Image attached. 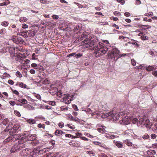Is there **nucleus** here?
Here are the masks:
<instances>
[{"instance_id":"nucleus-1","label":"nucleus","mask_w":157,"mask_h":157,"mask_svg":"<svg viewBox=\"0 0 157 157\" xmlns=\"http://www.w3.org/2000/svg\"><path fill=\"white\" fill-rule=\"evenodd\" d=\"M104 44L98 42V39L96 38L91 39L89 46L92 47V50H94L95 56L96 57H99L103 55L108 51V48L103 46Z\"/></svg>"},{"instance_id":"nucleus-2","label":"nucleus","mask_w":157,"mask_h":157,"mask_svg":"<svg viewBox=\"0 0 157 157\" xmlns=\"http://www.w3.org/2000/svg\"><path fill=\"white\" fill-rule=\"evenodd\" d=\"M120 51L116 48H113L111 52H108V58L110 59H114L115 60H117L118 59L123 56H124L126 55L127 54H124L122 55L119 54Z\"/></svg>"},{"instance_id":"nucleus-3","label":"nucleus","mask_w":157,"mask_h":157,"mask_svg":"<svg viewBox=\"0 0 157 157\" xmlns=\"http://www.w3.org/2000/svg\"><path fill=\"white\" fill-rule=\"evenodd\" d=\"M31 144L29 143H24L22 142V140L18 141V144H16L13 146L11 149V153H14L17 151H20L25 148L26 147H29Z\"/></svg>"},{"instance_id":"nucleus-4","label":"nucleus","mask_w":157,"mask_h":157,"mask_svg":"<svg viewBox=\"0 0 157 157\" xmlns=\"http://www.w3.org/2000/svg\"><path fill=\"white\" fill-rule=\"evenodd\" d=\"M31 144L29 143H24L22 142V140L18 141V144H16L13 146L11 149V153H14L17 151H20L25 148L26 147H29Z\"/></svg>"},{"instance_id":"nucleus-5","label":"nucleus","mask_w":157,"mask_h":157,"mask_svg":"<svg viewBox=\"0 0 157 157\" xmlns=\"http://www.w3.org/2000/svg\"><path fill=\"white\" fill-rule=\"evenodd\" d=\"M24 137L23 136L21 138L22 139L23 138V139L22 142L24 143H28L26 142L27 140L31 141H34L36 138V135L35 134L28 135V134L26 133H24ZM29 143L30 144V143ZM30 144L31 145L29 147L32 146V144L31 143Z\"/></svg>"},{"instance_id":"nucleus-6","label":"nucleus","mask_w":157,"mask_h":157,"mask_svg":"<svg viewBox=\"0 0 157 157\" xmlns=\"http://www.w3.org/2000/svg\"><path fill=\"white\" fill-rule=\"evenodd\" d=\"M144 125L147 128H150L152 126V124L150 122L149 120L147 117H144L141 118L139 120L138 122L137 123V124Z\"/></svg>"},{"instance_id":"nucleus-7","label":"nucleus","mask_w":157,"mask_h":157,"mask_svg":"<svg viewBox=\"0 0 157 157\" xmlns=\"http://www.w3.org/2000/svg\"><path fill=\"white\" fill-rule=\"evenodd\" d=\"M112 113L111 114L109 117V119L112 121H115L119 119L120 115L124 114L123 112L120 113H113V111H112Z\"/></svg>"},{"instance_id":"nucleus-8","label":"nucleus","mask_w":157,"mask_h":157,"mask_svg":"<svg viewBox=\"0 0 157 157\" xmlns=\"http://www.w3.org/2000/svg\"><path fill=\"white\" fill-rule=\"evenodd\" d=\"M63 98V100L66 104H70L71 101L75 99L73 95L69 94H65Z\"/></svg>"},{"instance_id":"nucleus-9","label":"nucleus","mask_w":157,"mask_h":157,"mask_svg":"<svg viewBox=\"0 0 157 157\" xmlns=\"http://www.w3.org/2000/svg\"><path fill=\"white\" fill-rule=\"evenodd\" d=\"M78 30H75L74 32H76V33L77 32V34L78 36H81V38L82 39V40H83V39L85 38H86L89 35L88 32H86V31H83L84 30H79V31L77 32V31Z\"/></svg>"},{"instance_id":"nucleus-10","label":"nucleus","mask_w":157,"mask_h":157,"mask_svg":"<svg viewBox=\"0 0 157 157\" xmlns=\"http://www.w3.org/2000/svg\"><path fill=\"white\" fill-rule=\"evenodd\" d=\"M20 128V127L17 124H14L13 126L10 130L9 132L10 134L11 135L15 133H17L18 132L21 130Z\"/></svg>"},{"instance_id":"nucleus-11","label":"nucleus","mask_w":157,"mask_h":157,"mask_svg":"<svg viewBox=\"0 0 157 157\" xmlns=\"http://www.w3.org/2000/svg\"><path fill=\"white\" fill-rule=\"evenodd\" d=\"M13 41L16 44H22L24 42L23 40L21 37L13 36L12 38Z\"/></svg>"},{"instance_id":"nucleus-12","label":"nucleus","mask_w":157,"mask_h":157,"mask_svg":"<svg viewBox=\"0 0 157 157\" xmlns=\"http://www.w3.org/2000/svg\"><path fill=\"white\" fill-rule=\"evenodd\" d=\"M134 26L137 28H140L138 29H148L151 28V26L149 25H143L142 24H135Z\"/></svg>"},{"instance_id":"nucleus-13","label":"nucleus","mask_w":157,"mask_h":157,"mask_svg":"<svg viewBox=\"0 0 157 157\" xmlns=\"http://www.w3.org/2000/svg\"><path fill=\"white\" fill-rule=\"evenodd\" d=\"M12 136L13 138V141L15 142L17 140H18L19 141L22 140V141L23 140V139H22L21 138L23 136L24 137V135H21L19 134H18L12 135Z\"/></svg>"},{"instance_id":"nucleus-14","label":"nucleus","mask_w":157,"mask_h":157,"mask_svg":"<svg viewBox=\"0 0 157 157\" xmlns=\"http://www.w3.org/2000/svg\"><path fill=\"white\" fill-rule=\"evenodd\" d=\"M57 88L54 85H51L49 90V93L52 95L56 94L57 92Z\"/></svg>"},{"instance_id":"nucleus-15","label":"nucleus","mask_w":157,"mask_h":157,"mask_svg":"<svg viewBox=\"0 0 157 157\" xmlns=\"http://www.w3.org/2000/svg\"><path fill=\"white\" fill-rule=\"evenodd\" d=\"M28 147H26L25 148V149H23L22 151V152L24 153V154H26L28 155L30 154L32 152H34L35 151V149H34L33 151L32 149L28 148Z\"/></svg>"},{"instance_id":"nucleus-16","label":"nucleus","mask_w":157,"mask_h":157,"mask_svg":"<svg viewBox=\"0 0 157 157\" xmlns=\"http://www.w3.org/2000/svg\"><path fill=\"white\" fill-rule=\"evenodd\" d=\"M35 150L37 152V156H38V155H40L45 153L48 151V148H44L39 151H37L36 150Z\"/></svg>"},{"instance_id":"nucleus-17","label":"nucleus","mask_w":157,"mask_h":157,"mask_svg":"<svg viewBox=\"0 0 157 157\" xmlns=\"http://www.w3.org/2000/svg\"><path fill=\"white\" fill-rule=\"evenodd\" d=\"M113 143L118 148H121L123 147L122 143L120 141L114 140Z\"/></svg>"},{"instance_id":"nucleus-18","label":"nucleus","mask_w":157,"mask_h":157,"mask_svg":"<svg viewBox=\"0 0 157 157\" xmlns=\"http://www.w3.org/2000/svg\"><path fill=\"white\" fill-rule=\"evenodd\" d=\"M112 113V112H109L107 113L105 112V113H104L101 116V117L102 118H106L108 117H109H109L110 116V115H111V114Z\"/></svg>"},{"instance_id":"nucleus-19","label":"nucleus","mask_w":157,"mask_h":157,"mask_svg":"<svg viewBox=\"0 0 157 157\" xmlns=\"http://www.w3.org/2000/svg\"><path fill=\"white\" fill-rule=\"evenodd\" d=\"M27 32L28 36H29L32 37L34 36L36 33L35 30H29L28 31H27Z\"/></svg>"},{"instance_id":"nucleus-20","label":"nucleus","mask_w":157,"mask_h":157,"mask_svg":"<svg viewBox=\"0 0 157 157\" xmlns=\"http://www.w3.org/2000/svg\"><path fill=\"white\" fill-rule=\"evenodd\" d=\"M36 151L34 152H32V153H31L30 154L28 155H26V154H24V156H27V157H36L37 156V152Z\"/></svg>"},{"instance_id":"nucleus-21","label":"nucleus","mask_w":157,"mask_h":157,"mask_svg":"<svg viewBox=\"0 0 157 157\" xmlns=\"http://www.w3.org/2000/svg\"><path fill=\"white\" fill-rule=\"evenodd\" d=\"M45 22L46 24V25L49 26L50 27L54 26L56 24V23L53 21H47V20H46V21H45Z\"/></svg>"},{"instance_id":"nucleus-22","label":"nucleus","mask_w":157,"mask_h":157,"mask_svg":"<svg viewBox=\"0 0 157 157\" xmlns=\"http://www.w3.org/2000/svg\"><path fill=\"white\" fill-rule=\"evenodd\" d=\"M17 35L21 36L25 38H27L28 37V36H27V31L25 32L21 31L20 33H18Z\"/></svg>"},{"instance_id":"nucleus-23","label":"nucleus","mask_w":157,"mask_h":157,"mask_svg":"<svg viewBox=\"0 0 157 157\" xmlns=\"http://www.w3.org/2000/svg\"><path fill=\"white\" fill-rule=\"evenodd\" d=\"M146 152L147 155H154L156 154V151L155 150L151 149L148 150Z\"/></svg>"},{"instance_id":"nucleus-24","label":"nucleus","mask_w":157,"mask_h":157,"mask_svg":"<svg viewBox=\"0 0 157 157\" xmlns=\"http://www.w3.org/2000/svg\"><path fill=\"white\" fill-rule=\"evenodd\" d=\"M127 118H122V120L120 121L121 124L126 125L129 124V122L127 121Z\"/></svg>"},{"instance_id":"nucleus-25","label":"nucleus","mask_w":157,"mask_h":157,"mask_svg":"<svg viewBox=\"0 0 157 157\" xmlns=\"http://www.w3.org/2000/svg\"><path fill=\"white\" fill-rule=\"evenodd\" d=\"M26 121L28 123L30 124L36 123V121L33 119H26Z\"/></svg>"},{"instance_id":"nucleus-26","label":"nucleus","mask_w":157,"mask_h":157,"mask_svg":"<svg viewBox=\"0 0 157 157\" xmlns=\"http://www.w3.org/2000/svg\"><path fill=\"white\" fill-rule=\"evenodd\" d=\"M124 142L128 146H131L132 145V143L128 139H126L124 140Z\"/></svg>"},{"instance_id":"nucleus-27","label":"nucleus","mask_w":157,"mask_h":157,"mask_svg":"<svg viewBox=\"0 0 157 157\" xmlns=\"http://www.w3.org/2000/svg\"><path fill=\"white\" fill-rule=\"evenodd\" d=\"M63 133H64L63 132L60 130H57L55 132V135L56 136H59Z\"/></svg>"},{"instance_id":"nucleus-28","label":"nucleus","mask_w":157,"mask_h":157,"mask_svg":"<svg viewBox=\"0 0 157 157\" xmlns=\"http://www.w3.org/2000/svg\"><path fill=\"white\" fill-rule=\"evenodd\" d=\"M104 127L105 128V127L104 126H102V128H99L97 129V130L100 132L101 133H105L106 131L105 129V128H104Z\"/></svg>"},{"instance_id":"nucleus-29","label":"nucleus","mask_w":157,"mask_h":157,"mask_svg":"<svg viewBox=\"0 0 157 157\" xmlns=\"http://www.w3.org/2000/svg\"><path fill=\"white\" fill-rule=\"evenodd\" d=\"M156 69V68H154V67L153 66H149L146 68V70L147 71H153L154 69L155 70Z\"/></svg>"},{"instance_id":"nucleus-30","label":"nucleus","mask_w":157,"mask_h":157,"mask_svg":"<svg viewBox=\"0 0 157 157\" xmlns=\"http://www.w3.org/2000/svg\"><path fill=\"white\" fill-rule=\"evenodd\" d=\"M16 85H18L19 87L23 88H26L27 87V85L22 82L17 83Z\"/></svg>"},{"instance_id":"nucleus-31","label":"nucleus","mask_w":157,"mask_h":157,"mask_svg":"<svg viewBox=\"0 0 157 157\" xmlns=\"http://www.w3.org/2000/svg\"><path fill=\"white\" fill-rule=\"evenodd\" d=\"M90 40L91 39L90 38L86 37L83 41V43L89 45V44Z\"/></svg>"},{"instance_id":"nucleus-32","label":"nucleus","mask_w":157,"mask_h":157,"mask_svg":"<svg viewBox=\"0 0 157 157\" xmlns=\"http://www.w3.org/2000/svg\"><path fill=\"white\" fill-rule=\"evenodd\" d=\"M31 66L35 69L39 68V67H40L41 68V67H42V66H40L39 65H37L35 63H33L32 64Z\"/></svg>"},{"instance_id":"nucleus-33","label":"nucleus","mask_w":157,"mask_h":157,"mask_svg":"<svg viewBox=\"0 0 157 157\" xmlns=\"http://www.w3.org/2000/svg\"><path fill=\"white\" fill-rule=\"evenodd\" d=\"M12 125V122H10L9 123V125L8 126H7L6 128L4 130V132H6L9 131L10 130V128H9L10 127H11Z\"/></svg>"},{"instance_id":"nucleus-34","label":"nucleus","mask_w":157,"mask_h":157,"mask_svg":"<svg viewBox=\"0 0 157 157\" xmlns=\"http://www.w3.org/2000/svg\"><path fill=\"white\" fill-rule=\"evenodd\" d=\"M28 19L25 17H22L20 18L19 21L21 22H24L27 21Z\"/></svg>"},{"instance_id":"nucleus-35","label":"nucleus","mask_w":157,"mask_h":157,"mask_svg":"<svg viewBox=\"0 0 157 157\" xmlns=\"http://www.w3.org/2000/svg\"><path fill=\"white\" fill-rule=\"evenodd\" d=\"M113 31H116L117 33L119 34H122L124 35H126L128 34V33L125 32L124 31H123L122 32H120V33L119 31H118V30H113Z\"/></svg>"},{"instance_id":"nucleus-36","label":"nucleus","mask_w":157,"mask_h":157,"mask_svg":"<svg viewBox=\"0 0 157 157\" xmlns=\"http://www.w3.org/2000/svg\"><path fill=\"white\" fill-rule=\"evenodd\" d=\"M18 101L23 104H25L27 102V101L25 99H21L18 100Z\"/></svg>"},{"instance_id":"nucleus-37","label":"nucleus","mask_w":157,"mask_h":157,"mask_svg":"<svg viewBox=\"0 0 157 157\" xmlns=\"http://www.w3.org/2000/svg\"><path fill=\"white\" fill-rule=\"evenodd\" d=\"M9 24L8 22L7 21H4L1 23V25L4 26H7Z\"/></svg>"},{"instance_id":"nucleus-38","label":"nucleus","mask_w":157,"mask_h":157,"mask_svg":"<svg viewBox=\"0 0 157 157\" xmlns=\"http://www.w3.org/2000/svg\"><path fill=\"white\" fill-rule=\"evenodd\" d=\"M61 156V155L59 152H57L55 154H53V155H52V157H59Z\"/></svg>"},{"instance_id":"nucleus-39","label":"nucleus","mask_w":157,"mask_h":157,"mask_svg":"<svg viewBox=\"0 0 157 157\" xmlns=\"http://www.w3.org/2000/svg\"><path fill=\"white\" fill-rule=\"evenodd\" d=\"M144 15L146 16L150 17L153 16V13L152 12H151L149 13H146Z\"/></svg>"},{"instance_id":"nucleus-40","label":"nucleus","mask_w":157,"mask_h":157,"mask_svg":"<svg viewBox=\"0 0 157 157\" xmlns=\"http://www.w3.org/2000/svg\"><path fill=\"white\" fill-rule=\"evenodd\" d=\"M16 75L17 77L19 78H21L22 76V75L19 71H17L16 72Z\"/></svg>"},{"instance_id":"nucleus-41","label":"nucleus","mask_w":157,"mask_h":157,"mask_svg":"<svg viewBox=\"0 0 157 157\" xmlns=\"http://www.w3.org/2000/svg\"><path fill=\"white\" fill-rule=\"evenodd\" d=\"M9 120L7 118H6L3 120L2 122L3 124L6 125L9 122Z\"/></svg>"},{"instance_id":"nucleus-42","label":"nucleus","mask_w":157,"mask_h":157,"mask_svg":"<svg viewBox=\"0 0 157 157\" xmlns=\"http://www.w3.org/2000/svg\"><path fill=\"white\" fill-rule=\"evenodd\" d=\"M11 140H12L13 141V138L12 136L9 137L7 139H5V141L7 142H9V141Z\"/></svg>"},{"instance_id":"nucleus-43","label":"nucleus","mask_w":157,"mask_h":157,"mask_svg":"<svg viewBox=\"0 0 157 157\" xmlns=\"http://www.w3.org/2000/svg\"><path fill=\"white\" fill-rule=\"evenodd\" d=\"M38 127L39 128H43L44 129H45V125L44 124H42L41 123L39 124H38Z\"/></svg>"},{"instance_id":"nucleus-44","label":"nucleus","mask_w":157,"mask_h":157,"mask_svg":"<svg viewBox=\"0 0 157 157\" xmlns=\"http://www.w3.org/2000/svg\"><path fill=\"white\" fill-rule=\"evenodd\" d=\"M44 84H49V81L48 80V78H45L42 82Z\"/></svg>"},{"instance_id":"nucleus-45","label":"nucleus","mask_w":157,"mask_h":157,"mask_svg":"<svg viewBox=\"0 0 157 157\" xmlns=\"http://www.w3.org/2000/svg\"><path fill=\"white\" fill-rule=\"evenodd\" d=\"M74 4L76 5L79 8H82L83 7V6L78 2H74Z\"/></svg>"},{"instance_id":"nucleus-46","label":"nucleus","mask_w":157,"mask_h":157,"mask_svg":"<svg viewBox=\"0 0 157 157\" xmlns=\"http://www.w3.org/2000/svg\"><path fill=\"white\" fill-rule=\"evenodd\" d=\"M116 1L122 5H124L125 3V1L124 0H116Z\"/></svg>"},{"instance_id":"nucleus-47","label":"nucleus","mask_w":157,"mask_h":157,"mask_svg":"<svg viewBox=\"0 0 157 157\" xmlns=\"http://www.w3.org/2000/svg\"><path fill=\"white\" fill-rule=\"evenodd\" d=\"M82 56V54L81 53H78L77 54H76L75 57L77 59L80 58Z\"/></svg>"},{"instance_id":"nucleus-48","label":"nucleus","mask_w":157,"mask_h":157,"mask_svg":"<svg viewBox=\"0 0 157 157\" xmlns=\"http://www.w3.org/2000/svg\"><path fill=\"white\" fill-rule=\"evenodd\" d=\"M113 14L116 16H121V14L118 11H115L113 12Z\"/></svg>"},{"instance_id":"nucleus-49","label":"nucleus","mask_w":157,"mask_h":157,"mask_svg":"<svg viewBox=\"0 0 157 157\" xmlns=\"http://www.w3.org/2000/svg\"><path fill=\"white\" fill-rule=\"evenodd\" d=\"M93 143H94V144H95L96 145H99L101 147H103V146L102 145L101 143L99 142H97V141H94V142H93Z\"/></svg>"},{"instance_id":"nucleus-50","label":"nucleus","mask_w":157,"mask_h":157,"mask_svg":"<svg viewBox=\"0 0 157 157\" xmlns=\"http://www.w3.org/2000/svg\"><path fill=\"white\" fill-rule=\"evenodd\" d=\"M52 18L54 20H57L59 18V16L56 14H53L52 16Z\"/></svg>"},{"instance_id":"nucleus-51","label":"nucleus","mask_w":157,"mask_h":157,"mask_svg":"<svg viewBox=\"0 0 157 157\" xmlns=\"http://www.w3.org/2000/svg\"><path fill=\"white\" fill-rule=\"evenodd\" d=\"M142 138L144 140L147 139L149 138V136L147 134H145L143 136Z\"/></svg>"},{"instance_id":"nucleus-52","label":"nucleus","mask_w":157,"mask_h":157,"mask_svg":"<svg viewBox=\"0 0 157 157\" xmlns=\"http://www.w3.org/2000/svg\"><path fill=\"white\" fill-rule=\"evenodd\" d=\"M123 39L124 40H127L128 39V38L126 37H125L123 36H119V39Z\"/></svg>"},{"instance_id":"nucleus-53","label":"nucleus","mask_w":157,"mask_h":157,"mask_svg":"<svg viewBox=\"0 0 157 157\" xmlns=\"http://www.w3.org/2000/svg\"><path fill=\"white\" fill-rule=\"evenodd\" d=\"M86 152L87 154H89L90 155L91 154H92V155L94 156L95 155L94 152L92 151H88Z\"/></svg>"},{"instance_id":"nucleus-54","label":"nucleus","mask_w":157,"mask_h":157,"mask_svg":"<svg viewBox=\"0 0 157 157\" xmlns=\"http://www.w3.org/2000/svg\"><path fill=\"white\" fill-rule=\"evenodd\" d=\"M34 96L36 97V98H37L38 100H41V97H40V96L39 94H35Z\"/></svg>"},{"instance_id":"nucleus-55","label":"nucleus","mask_w":157,"mask_h":157,"mask_svg":"<svg viewBox=\"0 0 157 157\" xmlns=\"http://www.w3.org/2000/svg\"><path fill=\"white\" fill-rule=\"evenodd\" d=\"M48 104L52 106H54L56 105V102L53 101H50L48 102Z\"/></svg>"},{"instance_id":"nucleus-56","label":"nucleus","mask_w":157,"mask_h":157,"mask_svg":"<svg viewBox=\"0 0 157 157\" xmlns=\"http://www.w3.org/2000/svg\"><path fill=\"white\" fill-rule=\"evenodd\" d=\"M131 63L132 65L133 66H135L136 65V62L134 59H132L131 60Z\"/></svg>"},{"instance_id":"nucleus-57","label":"nucleus","mask_w":157,"mask_h":157,"mask_svg":"<svg viewBox=\"0 0 157 157\" xmlns=\"http://www.w3.org/2000/svg\"><path fill=\"white\" fill-rule=\"evenodd\" d=\"M28 27V25L25 23L23 24L22 25V28L23 29H27Z\"/></svg>"},{"instance_id":"nucleus-58","label":"nucleus","mask_w":157,"mask_h":157,"mask_svg":"<svg viewBox=\"0 0 157 157\" xmlns=\"http://www.w3.org/2000/svg\"><path fill=\"white\" fill-rule=\"evenodd\" d=\"M138 119L136 118H134L132 120V122L133 124H135L136 123H137Z\"/></svg>"},{"instance_id":"nucleus-59","label":"nucleus","mask_w":157,"mask_h":157,"mask_svg":"<svg viewBox=\"0 0 157 157\" xmlns=\"http://www.w3.org/2000/svg\"><path fill=\"white\" fill-rule=\"evenodd\" d=\"M12 91L15 94L17 95L19 94V93L18 91L16 90H13L12 89Z\"/></svg>"},{"instance_id":"nucleus-60","label":"nucleus","mask_w":157,"mask_h":157,"mask_svg":"<svg viewBox=\"0 0 157 157\" xmlns=\"http://www.w3.org/2000/svg\"><path fill=\"white\" fill-rule=\"evenodd\" d=\"M152 74L155 77H157V70L156 71H152Z\"/></svg>"},{"instance_id":"nucleus-61","label":"nucleus","mask_w":157,"mask_h":157,"mask_svg":"<svg viewBox=\"0 0 157 157\" xmlns=\"http://www.w3.org/2000/svg\"><path fill=\"white\" fill-rule=\"evenodd\" d=\"M72 107L73 108L75 111H78V109L77 106L75 104L73 105Z\"/></svg>"},{"instance_id":"nucleus-62","label":"nucleus","mask_w":157,"mask_h":157,"mask_svg":"<svg viewBox=\"0 0 157 157\" xmlns=\"http://www.w3.org/2000/svg\"><path fill=\"white\" fill-rule=\"evenodd\" d=\"M148 37L145 36H141V38L143 40H147L148 39Z\"/></svg>"},{"instance_id":"nucleus-63","label":"nucleus","mask_w":157,"mask_h":157,"mask_svg":"<svg viewBox=\"0 0 157 157\" xmlns=\"http://www.w3.org/2000/svg\"><path fill=\"white\" fill-rule=\"evenodd\" d=\"M56 94L57 96H59V97L61 96V94H62V92L60 90H59V91L57 90V92Z\"/></svg>"},{"instance_id":"nucleus-64","label":"nucleus","mask_w":157,"mask_h":157,"mask_svg":"<svg viewBox=\"0 0 157 157\" xmlns=\"http://www.w3.org/2000/svg\"><path fill=\"white\" fill-rule=\"evenodd\" d=\"M78 122H79L80 124L83 125L85 123V121L79 119V121H78Z\"/></svg>"}]
</instances>
